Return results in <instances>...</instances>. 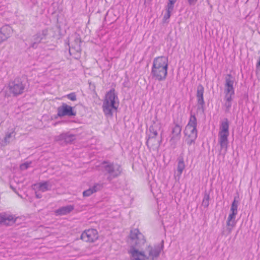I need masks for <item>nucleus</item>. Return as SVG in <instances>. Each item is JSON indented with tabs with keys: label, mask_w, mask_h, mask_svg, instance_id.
Returning <instances> with one entry per match:
<instances>
[{
	"label": "nucleus",
	"mask_w": 260,
	"mask_h": 260,
	"mask_svg": "<svg viewBox=\"0 0 260 260\" xmlns=\"http://www.w3.org/2000/svg\"><path fill=\"white\" fill-rule=\"evenodd\" d=\"M130 247L128 250L131 260H156L164 248V241L161 245H147L144 250H140L146 243L143 235L135 229L129 234Z\"/></svg>",
	"instance_id": "obj_1"
},
{
	"label": "nucleus",
	"mask_w": 260,
	"mask_h": 260,
	"mask_svg": "<svg viewBox=\"0 0 260 260\" xmlns=\"http://www.w3.org/2000/svg\"><path fill=\"white\" fill-rule=\"evenodd\" d=\"M168 58L160 56L154 58L151 74L153 79L158 81L166 79L168 74Z\"/></svg>",
	"instance_id": "obj_2"
},
{
	"label": "nucleus",
	"mask_w": 260,
	"mask_h": 260,
	"mask_svg": "<svg viewBox=\"0 0 260 260\" xmlns=\"http://www.w3.org/2000/svg\"><path fill=\"white\" fill-rule=\"evenodd\" d=\"M119 106V100L114 89H111L107 93L104 99L103 109L105 115L112 116L113 112H116Z\"/></svg>",
	"instance_id": "obj_3"
},
{
	"label": "nucleus",
	"mask_w": 260,
	"mask_h": 260,
	"mask_svg": "<svg viewBox=\"0 0 260 260\" xmlns=\"http://www.w3.org/2000/svg\"><path fill=\"white\" fill-rule=\"evenodd\" d=\"M197 126V118L194 115L191 114L188 122L184 131L185 141L189 145L195 143L198 136Z\"/></svg>",
	"instance_id": "obj_4"
},
{
	"label": "nucleus",
	"mask_w": 260,
	"mask_h": 260,
	"mask_svg": "<svg viewBox=\"0 0 260 260\" xmlns=\"http://www.w3.org/2000/svg\"><path fill=\"white\" fill-rule=\"evenodd\" d=\"M229 122L227 119L222 120L219 126L218 133V143L222 149L226 153L229 144L228 137L229 136Z\"/></svg>",
	"instance_id": "obj_5"
},
{
	"label": "nucleus",
	"mask_w": 260,
	"mask_h": 260,
	"mask_svg": "<svg viewBox=\"0 0 260 260\" xmlns=\"http://www.w3.org/2000/svg\"><path fill=\"white\" fill-rule=\"evenodd\" d=\"M24 85L18 80L10 82L7 86L3 89L5 96H10L11 94L17 95L21 94L24 90Z\"/></svg>",
	"instance_id": "obj_6"
},
{
	"label": "nucleus",
	"mask_w": 260,
	"mask_h": 260,
	"mask_svg": "<svg viewBox=\"0 0 260 260\" xmlns=\"http://www.w3.org/2000/svg\"><path fill=\"white\" fill-rule=\"evenodd\" d=\"M100 167L109 174L108 177L109 181L119 176L121 172V167L118 164L104 161L101 164Z\"/></svg>",
	"instance_id": "obj_7"
},
{
	"label": "nucleus",
	"mask_w": 260,
	"mask_h": 260,
	"mask_svg": "<svg viewBox=\"0 0 260 260\" xmlns=\"http://www.w3.org/2000/svg\"><path fill=\"white\" fill-rule=\"evenodd\" d=\"M238 202L236 199H234L232 204L230 208V213L228 216L226 221V225L228 226L229 233L231 232L233 228L236 224V216L238 213Z\"/></svg>",
	"instance_id": "obj_8"
},
{
	"label": "nucleus",
	"mask_w": 260,
	"mask_h": 260,
	"mask_svg": "<svg viewBox=\"0 0 260 260\" xmlns=\"http://www.w3.org/2000/svg\"><path fill=\"white\" fill-rule=\"evenodd\" d=\"M235 78L231 74H228L225 77L224 94L235 95L234 86L236 85Z\"/></svg>",
	"instance_id": "obj_9"
},
{
	"label": "nucleus",
	"mask_w": 260,
	"mask_h": 260,
	"mask_svg": "<svg viewBox=\"0 0 260 260\" xmlns=\"http://www.w3.org/2000/svg\"><path fill=\"white\" fill-rule=\"evenodd\" d=\"M181 131L182 127L178 123H175L171 128L169 142L173 147L175 146L177 142L180 139Z\"/></svg>",
	"instance_id": "obj_10"
},
{
	"label": "nucleus",
	"mask_w": 260,
	"mask_h": 260,
	"mask_svg": "<svg viewBox=\"0 0 260 260\" xmlns=\"http://www.w3.org/2000/svg\"><path fill=\"white\" fill-rule=\"evenodd\" d=\"M52 186V183L50 181L41 182L34 184L33 188L35 190L36 197L41 198L42 194L39 192H45L50 190Z\"/></svg>",
	"instance_id": "obj_11"
},
{
	"label": "nucleus",
	"mask_w": 260,
	"mask_h": 260,
	"mask_svg": "<svg viewBox=\"0 0 260 260\" xmlns=\"http://www.w3.org/2000/svg\"><path fill=\"white\" fill-rule=\"evenodd\" d=\"M98 238V231L93 229L84 231L81 235V239L87 242H94Z\"/></svg>",
	"instance_id": "obj_12"
},
{
	"label": "nucleus",
	"mask_w": 260,
	"mask_h": 260,
	"mask_svg": "<svg viewBox=\"0 0 260 260\" xmlns=\"http://www.w3.org/2000/svg\"><path fill=\"white\" fill-rule=\"evenodd\" d=\"M76 112L74 111L73 108L66 104H63L57 108V114L55 116V118L57 117H63L64 116H75Z\"/></svg>",
	"instance_id": "obj_13"
},
{
	"label": "nucleus",
	"mask_w": 260,
	"mask_h": 260,
	"mask_svg": "<svg viewBox=\"0 0 260 260\" xmlns=\"http://www.w3.org/2000/svg\"><path fill=\"white\" fill-rule=\"evenodd\" d=\"M161 128V123L158 120L154 121L152 124L149 127L148 139L147 143H148L149 140L151 138H154L158 135V132Z\"/></svg>",
	"instance_id": "obj_14"
},
{
	"label": "nucleus",
	"mask_w": 260,
	"mask_h": 260,
	"mask_svg": "<svg viewBox=\"0 0 260 260\" xmlns=\"http://www.w3.org/2000/svg\"><path fill=\"white\" fill-rule=\"evenodd\" d=\"M47 33L48 30L47 29H44L35 35L34 36V42L31 44V47L34 48H36L39 43L42 42L44 40H45Z\"/></svg>",
	"instance_id": "obj_15"
},
{
	"label": "nucleus",
	"mask_w": 260,
	"mask_h": 260,
	"mask_svg": "<svg viewBox=\"0 0 260 260\" xmlns=\"http://www.w3.org/2000/svg\"><path fill=\"white\" fill-rule=\"evenodd\" d=\"M13 32L12 27L9 25L3 26L0 29V43L10 37Z\"/></svg>",
	"instance_id": "obj_16"
},
{
	"label": "nucleus",
	"mask_w": 260,
	"mask_h": 260,
	"mask_svg": "<svg viewBox=\"0 0 260 260\" xmlns=\"http://www.w3.org/2000/svg\"><path fill=\"white\" fill-rule=\"evenodd\" d=\"M204 89L202 85H199L197 87V98L198 101V108L204 111L205 102L203 98Z\"/></svg>",
	"instance_id": "obj_17"
},
{
	"label": "nucleus",
	"mask_w": 260,
	"mask_h": 260,
	"mask_svg": "<svg viewBox=\"0 0 260 260\" xmlns=\"http://www.w3.org/2000/svg\"><path fill=\"white\" fill-rule=\"evenodd\" d=\"M103 188V184L100 183H95L92 187L85 190L83 192L84 197H89L93 193L100 190Z\"/></svg>",
	"instance_id": "obj_18"
},
{
	"label": "nucleus",
	"mask_w": 260,
	"mask_h": 260,
	"mask_svg": "<svg viewBox=\"0 0 260 260\" xmlns=\"http://www.w3.org/2000/svg\"><path fill=\"white\" fill-rule=\"evenodd\" d=\"M185 165L183 157L180 156L178 159V164L177 168V174L176 177L178 178V180L180 179V177L185 169Z\"/></svg>",
	"instance_id": "obj_19"
},
{
	"label": "nucleus",
	"mask_w": 260,
	"mask_h": 260,
	"mask_svg": "<svg viewBox=\"0 0 260 260\" xmlns=\"http://www.w3.org/2000/svg\"><path fill=\"white\" fill-rule=\"evenodd\" d=\"M74 209L73 205H68L62 207L55 211V214L57 215H66L70 213Z\"/></svg>",
	"instance_id": "obj_20"
},
{
	"label": "nucleus",
	"mask_w": 260,
	"mask_h": 260,
	"mask_svg": "<svg viewBox=\"0 0 260 260\" xmlns=\"http://www.w3.org/2000/svg\"><path fill=\"white\" fill-rule=\"evenodd\" d=\"M175 3L168 2L166 7V13L164 16V20L166 21L171 17L172 12H173Z\"/></svg>",
	"instance_id": "obj_21"
},
{
	"label": "nucleus",
	"mask_w": 260,
	"mask_h": 260,
	"mask_svg": "<svg viewBox=\"0 0 260 260\" xmlns=\"http://www.w3.org/2000/svg\"><path fill=\"white\" fill-rule=\"evenodd\" d=\"M234 95L225 94L224 107L225 108V111L229 112L232 107V102Z\"/></svg>",
	"instance_id": "obj_22"
},
{
	"label": "nucleus",
	"mask_w": 260,
	"mask_h": 260,
	"mask_svg": "<svg viewBox=\"0 0 260 260\" xmlns=\"http://www.w3.org/2000/svg\"><path fill=\"white\" fill-rule=\"evenodd\" d=\"M0 220L1 222L5 223H7V221H12L13 222L15 221V219L13 215L6 214L0 216Z\"/></svg>",
	"instance_id": "obj_23"
},
{
	"label": "nucleus",
	"mask_w": 260,
	"mask_h": 260,
	"mask_svg": "<svg viewBox=\"0 0 260 260\" xmlns=\"http://www.w3.org/2000/svg\"><path fill=\"white\" fill-rule=\"evenodd\" d=\"M64 138V144L73 142L76 139V136L69 133H66Z\"/></svg>",
	"instance_id": "obj_24"
},
{
	"label": "nucleus",
	"mask_w": 260,
	"mask_h": 260,
	"mask_svg": "<svg viewBox=\"0 0 260 260\" xmlns=\"http://www.w3.org/2000/svg\"><path fill=\"white\" fill-rule=\"evenodd\" d=\"M15 134L14 131L10 133H7L4 138L5 142L6 143H9L14 138Z\"/></svg>",
	"instance_id": "obj_25"
},
{
	"label": "nucleus",
	"mask_w": 260,
	"mask_h": 260,
	"mask_svg": "<svg viewBox=\"0 0 260 260\" xmlns=\"http://www.w3.org/2000/svg\"><path fill=\"white\" fill-rule=\"evenodd\" d=\"M65 134L62 133L60 134L58 136L55 137V141L56 142H59L61 144H64V138H65Z\"/></svg>",
	"instance_id": "obj_26"
},
{
	"label": "nucleus",
	"mask_w": 260,
	"mask_h": 260,
	"mask_svg": "<svg viewBox=\"0 0 260 260\" xmlns=\"http://www.w3.org/2000/svg\"><path fill=\"white\" fill-rule=\"evenodd\" d=\"M209 199H210L209 194H205L202 203V205L203 207H204L205 208H207L208 207L209 204Z\"/></svg>",
	"instance_id": "obj_27"
},
{
	"label": "nucleus",
	"mask_w": 260,
	"mask_h": 260,
	"mask_svg": "<svg viewBox=\"0 0 260 260\" xmlns=\"http://www.w3.org/2000/svg\"><path fill=\"white\" fill-rule=\"evenodd\" d=\"M67 97L68 99L72 101H75L77 99L76 95L75 93H71L67 95Z\"/></svg>",
	"instance_id": "obj_28"
},
{
	"label": "nucleus",
	"mask_w": 260,
	"mask_h": 260,
	"mask_svg": "<svg viewBox=\"0 0 260 260\" xmlns=\"http://www.w3.org/2000/svg\"><path fill=\"white\" fill-rule=\"evenodd\" d=\"M29 165L30 164L28 162L24 163L20 166V169L21 170H25L29 167Z\"/></svg>",
	"instance_id": "obj_29"
},
{
	"label": "nucleus",
	"mask_w": 260,
	"mask_h": 260,
	"mask_svg": "<svg viewBox=\"0 0 260 260\" xmlns=\"http://www.w3.org/2000/svg\"><path fill=\"white\" fill-rule=\"evenodd\" d=\"M198 0H188V4L190 5H194L196 3Z\"/></svg>",
	"instance_id": "obj_30"
},
{
	"label": "nucleus",
	"mask_w": 260,
	"mask_h": 260,
	"mask_svg": "<svg viewBox=\"0 0 260 260\" xmlns=\"http://www.w3.org/2000/svg\"><path fill=\"white\" fill-rule=\"evenodd\" d=\"M260 67V56L259 57V60L257 63V67Z\"/></svg>",
	"instance_id": "obj_31"
},
{
	"label": "nucleus",
	"mask_w": 260,
	"mask_h": 260,
	"mask_svg": "<svg viewBox=\"0 0 260 260\" xmlns=\"http://www.w3.org/2000/svg\"><path fill=\"white\" fill-rule=\"evenodd\" d=\"M169 2H172V3H175L177 1V0H168Z\"/></svg>",
	"instance_id": "obj_32"
},
{
	"label": "nucleus",
	"mask_w": 260,
	"mask_h": 260,
	"mask_svg": "<svg viewBox=\"0 0 260 260\" xmlns=\"http://www.w3.org/2000/svg\"><path fill=\"white\" fill-rule=\"evenodd\" d=\"M152 0H145V3H149L151 2Z\"/></svg>",
	"instance_id": "obj_33"
},
{
	"label": "nucleus",
	"mask_w": 260,
	"mask_h": 260,
	"mask_svg": "<svg viewBox=\"0 0 260 260\" xmlns=\"http://www.w3.org/2000/svg\"><path fill=\"white\" fill-rule=\"evenodd\" d=\"M57 123H55L54 124V125H56V124H57Z\"/></svg>",
	"instance_id": "obj_34"
}]
</instances>
